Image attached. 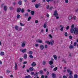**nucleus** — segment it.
Wrapping results in <instances>:
<instances>
[{"instance_id": "nucleus-62", "label": "nucleus", "mask_w": 78, "mask_h": 78, "mask_svg": "<svg viewBox=\"0 0 78 78\" xmlns=\"http://www.w3.org/2000/svg\"><path fill=\"white\" fill-rule=\"evenodd\" d=\"M50 10H51L53 9V7H51L50 8H49Z\"/></svg>"}, {"instance_id": "nucleus-28", "label": "nucleus", "mask_w": 78, "mask_h": 78, "mask_svg": "<svg viewBox=\"0 0 78 78\" xmlns=\"http://www.w3.org/2000/svg\"><path fill=\"white\" fill-rule=\"evenodd\" d=\"M24 59H26V58H27V55L25 54H24Z\"/></svg>"}, {"instance_id": "nucleus-37", "label": "nucleus", "mask_w": 78, "mask_h": 78, "mask_svg": "<svg viewBox=\"0 0 78 78\" xmlns=\"http://www.w3.org/2000/svg\"><path fill=\"white\" fill-rule=\"evenodd\" d=\"M53 56L54 59H56L57 58V56H56L55 55H54Z\"/></svg>"}, {"instance_id": "nucleus-33", "label": "nucleus", "mask_w": 78, "mask_h": 78, "mask_svg": "<svg viewBox=\"0 0 78 78\" xmlns=\"http://www.w3.org/2000/svg\"><path fill=\"white\" fill-rule=\"evenodd\" d=\"M9 9L10 10H12L14 9L13 8V7L11 6L9 7Z\"/></svg>"}, {"instance_id": "nucleus-20", "label": "nucleus", "mask_w": 78, "mask_h": 78, "mask_svg": "<svg viewBox=\"0 0 78 78\" xmlns=\"http://www.w3.org/2000/svg\"><path fill=\"white\" fill-rule=\"evenodd\" d=\"M74 47L73 46H72V45H70L69 47V48L70 49H72V48H74Z\"/></svg>"}, {"instance_id": "nucleus-30", "label": "nucleus", "mask_w": 78, "mask_h": 78, "mask_svg": "<svg viewBox=\"0 0 78 78\" xmlns=\"http://www.w3.org/2000/svg\"><path fill=\"white\" fill-rule=\"evenodd\" d=\"M73 19L74 20H75L76 19V16H73Z\"/></svg>"}, {"instance_id": "nucleus-48", "label": "nucleus", "mask_w": 78, "mask_h": 78, "mask_svg": "<svg viewBox=\"0 0 78 78\" xmlns=\"http://www.w3.org/2000/svg\"><path fill=\"white\" fill-rule=\"evenodd\" d=\"M29 54H30V55H32L33 54V52L32 51H30L29 52Z\"/></svg>"}, {"instance_id": "nucleus-47", "label": "nucleus", "mask_w": 78, "mask_h": 78, "mask_svg": "<svg viewBox=\"0 0 78 78\" xmlns=\"http://www.w3.org/2000/svg\"><path fill=\"white\" fill-rule=\"evenodd\" d=\"M67 35H68L67 33V32H66L65 33V36H67Z\"/></svg>"}, {"instance_id": "nucleus-39", "label": "nucleus", "mask_w": 78, "mask_h": 78, "mask_svg": "<svg viewBox=\"0 0 78 78\" xmlns=\"http://www.w3.org/2000/svg\"><path fill=\"white\" fill-rule=\"evenodd\" d=\"M46 64V62L45 61H43V64L44 65H45V64Z\"/></svg>"}, {"instance_id": "nucleus-6", "label": "nucleus", "mask_w": 78, "mask_h": 78, "mask_svg": "<svg viewBox=\"0 0 78 78\" xmlns=\"http://www.w3.org/2000/svg\"><path fill=\"white\" fill-rule=\"evenodd\" d=\"M8 9V7L6 5H4V10L5 11H6Z\"/></svg>"}, {"instance_id": "nucleus-49", "label": "nucleus", "mask_w": 78, "mask_h": 78, "mask_svg": "<svg viewBox=\"0 0 78 78\" xmlns=\"http://www.w3.org/2000/svg\"><path fill=\"white\" fill-rule=\"evenodd\" d=\"M69 29V26H67L66 27V30H68Z\"/></svg>"}, {"instance_id": "nucleus-23", "label": "nucleus", "mask_w": 78, "mask_h": 78, "mask_svg": "<svg viewBox=\"0 0 78 78\" xmlns=\"http://www.w3.org/2000/svg\"><path fill=\"white\" fill-rule=\"evenodd\" d=\"M28 16V13L27 12L24 14V16L27 17Z\"/></svg>"}, {"instance_id": "nucleus-45", "label": "nucleus", "mask_w": 78, "mask_h": 78, "mask_svg": "<svg viewBox=\"0 0 78 78\" xmlns=\"http://www.w3.org/2000/svg\"><path fill=\"white\" fill-rule=\"evenodd\" d=\"M65 2L66 3H69V1L68 0H65Z\"/></svg>"}, {"instance_id": "nucleus-22", "label": "nucleus", "mask_w": 78, "mask_h": 78, "mask_svg": "<svg viewBox=\"0 0 78 78\" xmlns=\"http://www.w3.org/2000/svg\"><path fill=\"white\" fill-rule=\"evenodd\" d=\"M30 13L31 14V15L32 16H33L34 14V11H33L31 12Z\"/></svg>"}, {"instance_id": "nucleus-60", "label": "nucleus", "mask_w": 78, "mask_h": 78, "mask_svg": "<svg viewBox=\"0 0 78 78\" xmlns=\"http://www.w3.org/2000/svg\"><path fill=\"white\" fill-rule=\"evenodd\" d=\"M35 47H37L39 46V44H35Z\"/></svg>"}, {"instance_id": "nucleus-40", "label": "nucleus", "mask_w": 78, "mask_h": 78, "mask_svg": "<svg viewBox=\"0 0 78 78\" xmlns=\"http://www.w3.org/2000/svg\"><path fill=\"white\" fill-rule=\"evenodd\" d=\"M34 72H31L30 73V75L33 76V75H34Z\"/></svg>"}, {"instance_id": "nucleus-63", "label": "nucleus", "mask_w": 78, "mask_h": 78, "mask_svg": "<svg viewBox=\"0 0 78 78\" xmlns=\"http://www.w3.org/2000/svg\"><path fill=\"white\" fill-rule=\"evenodd\" d=\"M27 62H24L23 63V64H27Z\"/></svg>"}, {"instance_id": "nucleus-46", "label": "nucleus", "mask_w": 78, "mask_h": 78, "mask_svg": "<svg viewBox=\"0 0 78 78\" xmlns=\"http://www.w3.org/2000/svg\"><path fill=\"white\" fill-rule=\"evenodd\" d=\"M53 0H46V1L47 2H53Z\"/></svg>"}, {"instance_id": "nucleus-59", "label": "nucleus", "mask_w": 78, "mask_h": 78, "mask_svg": "<svg viewBox=\"0 0 78 78\" xmlns=\"http://www.w3.org/2000/svg\"><path fill=\"white\" fill-rule=\"evenodd\" d=\"M36 0H32V2H33V3H34V2H36Z\"/></svg>"}, {"instance_id": "nucleus-51", "label": "nucleus", "mask_w": 78, "mask_h": 78, "mask_svg": "<svg viewBox=\"0 0 78 78\" xmlns=\"http://www.w3.org/2000/svg\"><path fill=\"white\" fill-rule=\"evenodd\" d=\"M74 46H76V42H75L74 43Z\"/></svg>"}, {"instance_id": "nucleus-11", "label": "nucleus", "mask_w": 78, "mask_h": 78, "mask_svg": "<svg viewBox=\"0 0 78 78\" xmlns=\"http://www.w3.org/2000/svg\"><path fill=\"white\" fill-rule=\"evenodd\" d=\"M36 41L37 42H38V43H42V41L40 39L37 40Z\"/></svg>"}, {"instance_id": "nucleus-24", "label": "nucleus", "mask_w": 78, "mask_h": 78, "mask_svg": "<svg viewBox=\"0 0 78 78\" xmlns=\"http://www.w3.org/2000/svg\"><path fill=\"white\" fill-rule=\"evenodd\" d=\"M74 78H78V75H77L76 74H75L74 75Z\"/></svg>"}, {"instance_id": "nucleus-7", "label": "nucleus", "mask_w": 78, "mask_h": 78, "mask_svg": "<svg viewBox=\"0 0 78 78\" xmlns=\"http://www.w3.org/2000/svg\"><path fill=\"white\" fill-rule=\"evenodd\" d=\"M17 12H20L21 11V9L20 8H18L16 10Z\"/></svg>"}, {"instance_id": "nucleus-50", "label": "nucleus", "mask_w": 78, "mask_h": 78, "mask_svg": "<svg viewBox=\"0 0 78 78\" xmlns=\"http://www.w3.org/2000/svg\"><path fill=\"white\" fill-rule=\"evenodd\" d=\"M51 69H53V68L54 67V66H53V65H51Z\"/></svg>"}, {"instance_id": "nucleus-42", "label": "nucleus", "mask_w": 78, "mask_h": 78, "mask_svg": "<svg viewBox=\"0 0 78 78\" xmlns=\"http://www.w3.org/2000/svg\"><path fill=\"white\" fill-rule=\"evenodd\" d=\"M63 28H64V27H62V28L60 29V31H63Z\"/></svg>"}, {"instance_id": "nucleus-31", "label": "nucleus", "mask_w": 78, "mask_h": 78, "mask_svg": "<svg viewBox=\"0 0 78 78\" xmlns=\"http://www.w3.org/2000/svg\"><path fill=\"white\" fill-rule=\"evenodd\" d=\"M31 77L30 75H28V76H25V78H29Z\"/></svg>"}, {"instance_id": "nucleus-35", "label": "nucleus", "mask_w": 78, "mask_h": 78, "mask_svg": "<svg viewBox=\"0 0 78 78\" xmlns=\"http://www.w3.org/2000/svg\"><path fill=\"white\" fill-rule=\"evenodd\" d=\"M45 43H47V44H48L49 45H50V42H49L48 41H45Z\"/></svg>"}, {"instance_id": "nucleus-61", "label": "nucleus", "mask_w": 78, "mask_h": 78, "mask_svg": "<svg viewBox=\"0 0 78 78\" xmlns=\"http://www.w3.org/2000/svg\"><path fill=\"white\" fill-rule=\"evenodd\" d=\"M44 78V75H42L41 76V78Z\"/></svg>"}, {"instance_id": "nucleus-9", "label": "nucleus", "mask_w": 78, "mask_h": 78, "mask_svg": "<svg viewBox=\"0 0 78 78\" xmlns=\"http://www.w3.org/2000/svg\"><path fill=\"white\" fill-rule=\"evenodd\" d=\"M29 69L30 72H32L34 70V68L33 67H30L29 68Z\"/></svg>"}, {"instance_id": "nucleus-1", "label": "nucleus", "mask_w": 78, "mask_h": 78, "mask_svg": "<svg viewBox=\"0 0 78 78\" xmlns=\"http://www.w3.org/2000/svg\"><path fill=\"white\" fill-rule=\"evenodd\" d=\"M67 72L68 73H69V78H73V76L72 75V71L70 70V69H67Z\"/></svg>"}, {"instance_id": "nucleus-41", "label": "nucleus", "mask_w": 78, "mask_h": 78, "mask_svg": "<svg viewBox=\"0 0 78 78\" xmlns=\"http://www.w3.org/2000/svg\"><path fill=\"white\" fill-rule=\"evenodd\" d=\"M69 37L70 39H72V38L73 37L72 36L70 35L69 36Z\"/></svg>"}, {"instance_id": "nucleus-5", "label": "nucleus", "mask_w": 78, "mask_h": 78, "mask_svg": "<svg viewBox=\"0 0 78 78\" xmlns=\"http://www.w3.org/2000/svg\"><path fill=\"white\" fill-rule=\"evenodd\" d=\"M32 67H35L36 66V64L35 62H33L31 64Z\"/></svg>"}, {"instance_id": "nucleus-64", "label": "nucleus", "mask_w": 78, "mask_h": 78, "mask_svg": "<svg viewBox=\"0 0 78 78\" xmlns=\"http://www.w3.org/2000/svg\"><path fill=\"white\" fill-rule=\"evenodd\" d=\"M25 67V65H24L23 66V69H24Z\"/></svg>"}, {"instance_id": "nucleus-58", "label": "nucleus", "mask_w": 78, "mask_h": 78, "mask_svg": "<svg viewBox=\"0 0 78 78\" xmlns=\"http://www.w3.org/2000/svg\"><path fill=\"white\" fill-rule=\"evenodd\" d=\"M13 5H16V2H13Z\"/></svg>"}, {"instance_id": "nucleus-2", "label": "nucleus", "mask_w": 78, "mask_h": 78, "mask_svg": "<svg viewBox=\"0 0 78 78\" xmlns=\"http://www.w3.org/2000/svg\"><path fill=\"white\" fill-rule=\"evenodd\" d=\"M74 34H75V35H77L78 34V29L76 27H74V31L73 32Z\"/></svg>"}, {"instance_id": "nucleus-18", "label": "nucleus", "mask_w": 78, "mask_h": 78, "mask_svg": "<svg viewBox=\"0 0 78 78\" xmlns=\"http://www.w3.org/2000/svg\"><path fill=\"white\" fill-rule=\"evenodd\" d=\"M50 44L51 45H52L54 44V41L52 40H51L50 41Z\"/></svg>"}, {"instance_id": "nucleus-21", "label": "nucleus", "mask_w": 78, "mask_h": 78, "mask_svg": "<svg viewBox=\"0 0 78 78\" xmlns=\"http://www.w3.org/2000/svg\"><path fill=\"white\" fill-rule=\"evenodd\" d=\"M43 27L44 28H45L47 27V23H44Z\"/></svg>"}, {"instance_id": "nucleus-55", "label": "nucleus", "mask_w": 78, "mask_h": 78, "mask_svg": "<svg viewBox=\"0 0 78 78\" xmlns=\"http://www.w3.org/2000/svg\"><path fill=\"white\" fill-rule=\"evenodd\" d=\"M22 30V27H20L19 28V31H21Z\"/></svg>"}, {"instance_id": "nucleus-44", "label": "nucleus", "mask_w": 78, "mask_h": 78, "mask_svg": "<svg viewBox=\"0 0 78 78\" xmlns=\"http://www.w3.org/2000/svg\"><path fill=\"white\" fill-rule=\"evenodd\" d=\"M29 57L30 58H31L32 59H33V55H29Z\"/></svg>"}, {"instance_id": "nucleus-29", "label": "nucleus", "mask_w": 78, "mask_h": 78, "mask_svg": "<svg viewBox=\"0 0 78 78\" xmlns=\"http://www.w3.org/2000/svg\"><path fill=\"white\" fill-rule=\"evenodd\" d=\"M57 70H58V67H55V68H54L53 69V70L54 71H56Z\"/></svg>"}, {"instance_id": "nucleus-15", "label": "nucleus", "mask_w": 78, "mask_h": 78, "mask_svg": "<svg viewBox=\"0 0 78 78\" xmlns=\"http://www.w3.org/2000/svg\"><path fill=\"white\" fill-rule=\"evenodd\" d=\"M15 28L16 30L17 31V30H19V27H18V26H15Z\"/></svg>"}, {"instance_id": "nucleus-25", "label": "nucleus", "mask_w": 78, "mask_h": 78, "mask_svg": "<svg viewBox=\"0 0 78 78\" xmlns=\"http://www.w3.org/2000/svg\"><path fill=\"white\" fill-rule=\"evenodd\" d=\"M16 17H17V19H19L20 18V15L19 14H18L17 15Z\"/></svg>"}, {"instance_id": "nucleus-57", "label": "nucleus", "mask_w": 78, "mask_h": 78, "mask_svg": "<svg viewBox=\"0 0 78 78\" xmlns=\"http://www.w3.org/2000/svg\"><path fill=\"white\" fill-rule=\"evenodd\" d=\"M49 73H49V72H48V71H47V75H49Z\"/></svg>"}, {"instance_id": "nucleus-53", "label": "nucleus", "mask_w": 78, "mask_h": 78, "mask_svg": "<svg viewBox=\"0 0 78 78\" xmlns=\"http://www.w3.org/2000/svg\"><path fill=\"white\" fill-rule=\"evenodd\" d=\"M49 8H50V7L49 6V5H48L47 7H46V8L47 9H49Z\"/></svg>"}, {"instance_id": "nucleus-4", "label": "nucleus", "mask_w": 78, "mask_h": 78, "mask_svg": "<svg viewBox=\"0 0 78 78\" xmlns=\"http://www.w3.org/2000/svg\"><path fill=\"white\" fill-rule=\"evenodd\" d=\"M17 63L15 62V70H17Z\"/></svg>"}, {"instance_id": "nucleus-17", "label": "nucleus", "mask_w": 78, "mask_h": 78, "mask_svg": "<svg viewBox=\"0 0 78 78\" xmlns=\"http://www.w3.org/2000/svg\"><path fill=\"white\" fill-rule=\"evenodd\" d=\"M21 51L22 53H25V52H27V49H23Z\"/></svg>"}, {"instance_id": "nucleus-10", "label": "nucleus", "mask_w": 78, "mask_h": 78, "mask_svg": "<svg viewBox=\"0 0 78 78\" xmlns=\"http://www.w3.org/2000/svg\"><path fill=\"white\" fill-rule=\"evenodd\" d=\"M69 20H71V19H73V15H70L69 16Z\"/></svg>"}, {"instance_id": "nucleus-12", "label": "nucleus", "mask_w": 78, "mask_h": 78, "mask_svg": "<svg viewBox=\"0 0 78 78\" xmlns=\"http://www.w3.org/2000/svg\"><path fill=\"white\" fill-rule=\"evenodd\" d=\"M48 63L50 65H52L53 64V62L52 60H51L48 62Z\"/></svg>"}, {"instance_id": "nucleus-8", "label": "nucleus", "mask_w": 78, "mask_h": 78, "mask_svg": "<svg viewBox=\"0 0 78 78\" xmlns=\"http://www.w3.org/2000/svg\"><path fill=\"white\" fill-rule=\"evenodd\" d=\"M40 48L41 50H43L44 48V46L42 44H41L40 45Z\"/></svg>"}, {"instance_id": "nucleus-36", "label": "nucleus", "mask_w": 78, "mask_h": 78, "mask_svg": "<svg viewBox=\"0 0 78 78\" xmlns=\"http://www.w3.org/2000/svg\"><path fill=\"white\" fill-rule=\"evenodd\" d=\"M62 62H64L65 64H66V63L67 62L66 60H64V59H63L62 60Z\"/></svg>"}, {"instance_id": "nucleus-26", "label": "nucleus", "mask_w": 78, "mask_h": 78, "mask_svg": "<svg viewBox=\"0 0 78 78\" xmlns=\"http://www.w3.org/2000/svg\"><path fill=\"white\" fill-rule=\"evenodd\" d=\"M21 46L22 47H25V44L23 43L21 44Z\"/></svg>"}, {"instance_id": "nucleus-56", "label": "nucleus", "mask_w": 78, "mask_h": 78, "mask_svg": "<svg viewBox=\"0 0 78 78\" xmlns=\"http://www.w3.org/2000/svg\"><path fill=\"white\" fill-rule=\"evenodd\" d=\"M35 23H38V20H36L35 21Z\"/></svg>"}, {"instance_id": "nucleus-38", "label": "nucleus", "mask_w": 78, "mask_h": 78, "mask_svg": "<svg viewBox=\"0 0 78 78\" xmlns=\"http://www.w3.org/2000/svg\"><path fill=\"white\" fill-rule=\"evenodd\" d=\"M20 25L21 27H23L25 25V24H23L22 23H20Z\"/></svg>"}, {"instance_id": "nucleus-43", "label": "nucleus", "mask_w": 78, "mask_h": 78, "mask_svg": "<svg viewBox=\"0 0 78 78\" xmlns=\"http://www.w3.org/2000/svg\"><path fill=\"white\" fill-rule=\"evenodd\" d=\"M31 19V17L29 16V18H28V21H30V19Z\"/></svg>"}, {"instance_id": "nucleus-54", "label": "nucleus", "mask_w": 78, "mask_h": 78, "mask_svg": "<svg viewBox=\"0 0 78 78\" xmlns=\"http://www.w3.org/2000/svg\"><path fill=\"white\" fill-rule=\"evenodd\" d=\"M63 78H67V77L66 76H63Z\"/></svg>"}, {"instance_id": "nucleus-3", "label": "nucleus", "mask_w": 78, "mask_h": 78, "mask_svg": "<svg viewBox=\"0 0 78 78\" xmlns=\"http://www.w3.org/2000/svg\"><path fill=\"white\" fill-rule=\"evenodd\" d=\"M58 12L57 10H55L54 11V16H55V17H57V16H58V12Z\"/></svg>"}, {"instance_id": "nucleus-52", "label": "nucleus", "mask_w": 78, "mask_h": 78, "mask_svg": "<svg viewBox=\"0 0 78 78\" xmlns=\"http://www.w3.org/2000/svg\"><path fill=\"white\" fill-rule=\"evenodd\" d=\"M71 28H74V25L73 24L71 26Z\"/></svg>"}, {"instance_id": "nucleus-16", "label": "nucleus", "mask_w": 78, "mask_h": 78, "mask_svg": "<svg viewBox=\"0 0 78 78\" xmlns=\"http://www.w3.org/2000/svg\"><path fill=\"white\" fill-rule=\"evenodd\" d=\"M52 76L53 78H56V74L54 73L52 74Z\"/></svg>"}, {"instance_id": "nucleus-19", "label": "nucleus", "mask_w": 78, "mask_h": 78, "mask_svg": "<svg viewBox=\"0 0 78 78\" xmlns=\"http://www.w3.org/2000/svg\"><path fill=\"white\" fill-rule=\"evenodd\" d=\"M39 73L40 75H43V74H44V72L42 70H41L39 72Z\"/></svg>"}, {"instance_id": "nucleus-34", "label": "nucleus", "mask_w": 78, "mask_h": 78, "mask_svg": "<svg viewBox=\"0 0 78 78\" xmlns=\"http://www.w3.org/2000/svg\"><path fill=\"white\" fill-rule=\"evenodd\" d=\"M21 12L22 13H23L24 12V11H25L24 9H22L21 10Z\"/></svg>"}, {"instance_id": "nucleus-14", "label": "nucleus", "mask_w": 78, "mask_h": 78, "mask_svg": "<svg viewBox=\"0 0 78 78\" xmlns=\"http://www.w3.org/2000/svg\"><path fill=\"white\" fill-rule=\"evenodd\" d=\"M18 4L19 5H21L22 4V1H19L18 2Z\"/></svg>"}, {"instance_id": "nucleus-32", "label": "nucleus", "mask_w": 78, "mask_h": 78, "mask_svg": "<svg viewBox=\"0 0 78 78\" xmlns=\"http://www.w3.org/2000/svg\"><path fill=\"white\" fill-rule=\"evenodd\" d=\"M0 55L1 56H3L4 55V52L2 51L1 52Z\"/></svg>"}, {"instance_id": "nucleus-13", "label": "nucleus", "mask_w": 78, "mask_h": 78, "mask_svg": "<svg viewBox=\"0 0 78 78\" xmlns=\"http://www.w3.org/2000/svg\"><path fill=\"white\" fill-rule=\"evenodd\" d=\"M70 31L71 33H73V32L74 31V28H71L70 29Z\"/></svg>"}, {"instance_id": "nucleus-27", "label": "nucleus", "mask_w": 78, "mask_h": 78, "mask_svg": "<svg viewBox=\"0 0 78 78\" xmlns=\"http://www.w3.org/2000/svg\"><path fill=\"white\" fill-rule=\"evenodd\" d=\"M39 6V4H36L35 5V7L36 8H38Z\"/></svg>"}]
</instances>
